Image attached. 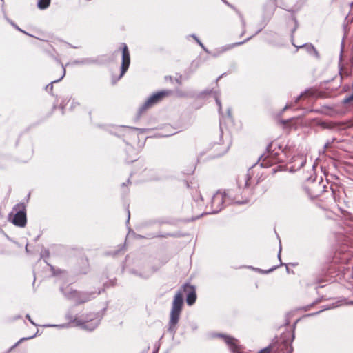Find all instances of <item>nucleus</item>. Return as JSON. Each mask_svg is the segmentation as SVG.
<instances>
[{
	"mask_svg": "<svg viewBox=\"0 0 353 353\" xmlns=\"http://www.w3.org/2000/svg\"><path fill=\"white\" fill-rule=\"evenodd\" d=\"M186 294V303L188 305H192L196 300V289L194 286L185 283L175 294L170 314L168 323V332L174 334L176 331V325L179 323L180 315L183 305V294Z\"/></svg>",
	"mask_w": 353,
	"mask_h": 353,
	"instance_id": "obj_1",
	"label": "nucleus"
},
{
	"mask_svg": "<svg viewBox=\"0 0 353 353\" xmlns=\"http://www.w3.org/2000/svg\"><path fill=\"white\" fill-rule=\"evenodd\" d=\"M254 168H250L246 172H243L238 175L236 178V183L239 191L241 190V194L244 199L243 201H239V203L247 202L250 196L252 194V187L257 183L254 177Z\"/></svg>",
	"mask_w": 353,
	"mask_h": 353,
	"instance_id": "obj_2",
	"label": "nucleus"
},
{
	"mask_svg": "<svg viewBox=\"0 0 353 353\" xmlns=\"http://www.w3.org/2000/svg\"><path fill=\"white\" fill-rule=\"evenodd\" d=\"M278 6L274 3L266 1L265 3L263 6V13H262V19L261 21V28H259L254 34L249 37L248 38L245 39L243 41L236 42L232 44V46H241L249 40H250L252 38H253L255 35L258 34L261 31L263 30V28L265 27V26L268 24V23L271 19L272 17L273 16L274 11Z\"/></svg>",
	"mask_w": 353,
	"mask_h": 353,
	"instance_id": "obj_3",
	"label": "nucleus"
},
{
	"mask_svg": "<svg viewBox=\"0 0 353 353\" xmlns=\"http://www.w3.org/2000/svg\"><path fill=\"white\" fill-rule=\"evenodd\" d=\"M272 148L273 144H270L267 148V151L260 157L259 163L261 167L269 168L282 161V156H283V151L279 148L278 152H274V150L270 151Z\"/></svg>",
	"mask_w": 353,
	"mask_h": 353,
	"instance_id": "obj_4",
	"label": "nucleus"
},
{
	"mask_svg": "<svg viewBox=\"0 0 353 353\" xmlns=\"http://www.w3.org/2000/svg\"><path fill=\"white\" fill-rule=\"evenodd\" d=\"M9 219L12 223L19 227H24L26 224V207L23 203H19L14 205L12 213L9 214Z\"/></svg>",
	"mask_w": 353,
	"mask_h": 353,
	"instance_id": "obj_5",
	"label": "nucleus"
},
{
	"mask_svg": "<svg viewBox=\"0 0 353 353\" xmlns=\"http://www.w3.org/2000/svg\"><path fill=\"white\" fill-rule=\"evenodd\" d=\"M170 94L168 90H162L153 94L148 100L139 108L137 119H139L149 108L154 106L162 101L165 97Z\"/></svg>",
	"mask_w": 353,
	"mask_h": 353,
	"instance_id": "obj_6",
	"label": "nucleus"
},
{
	"mask_svg": "<svg viewBox=\"0 0 353 353\" xmlns=\"http://www.w3.org/2000/svg\"><path fill=\"white\" fill-rule=\"evenodd\" d=\"M121 52V63L119 79L121 78L128 71L130 65V54L126 43H122L121 47L114 51V54Z\"/></svg>",
	"mask_w": 353,
	"mask_h": 353,
	"instance_id": "obj_7",
	"label": "nucleus"
},
{
	"mask_svg": "<svg viewBox=\"0 0 353 353\" xmlns=\"http://www.w3.org/2000/svg\"><path fill=\"white\" fill-rule=\"evenodd\" d=\"M219 336L223 339L225 343L232 353H243V348L239 344L237 339L230 336L223 334H219Z\"/></svg>",
	"mask_w": 353,
	"mask_h": 353,
	"instance_id": "obj_8",
	"label": "nucleus"
},
{
	"mask_svg": "<svg viewBox=\"0 0 353 353\" xmlns=\"http://www.w3.org/2000/svg\"><path fill=\"white\" fill-rule=\"evenodd\" d=\"M224 202L223 193L217 192L214 194L211 199L212 212L213 213L219 212L223 208Z\"/></svg>",
	"mask_w": 353,
	"mask_h": 353,
	"instance_id": "obj_9",
	"label": "nucleus"
},
{
	"mask_svg": "<svg viewBox=\"0 0 353 353\" xmlns=\"http://www.w3.org/2000/svg\"><path fill=\"white\" fill-rule=\"evenodd\" d=\"M92 294V293L73 291L72 292H71L70 298L74 301L76 305H79L86 303L91 300Z\"/></svg>",
	"mask_w": 353,
	"mask_h": 353,
	"instance_id": "obj_10",
	"label": "nucleus"
},
{
	"mask_svg": "<svg viewBox=\"0 0 353 353\" xmlns=\"http://www.w3.org/2000/svg\"><path fill=\"white\" fill-rule=\"evenodd\" d=\"M108 59V57L101 56L98 58H84L81 60H75L73 63L76 65H94V64H103Z\"/></svg>",
	"mask_w": 353,
	"mask_h": 353,
	"instance_id": "obj_11",
	"label": "nucleus"
},
{
	"mask_svg": "<svg viewBox=\"0 0 353 353\" xmlns=\"http://www.w3.org/2000/svg\"><path fill=\"white\" fill-rule=\"evenodd\" d=\"M301 47H303V49L311 56H314L317 59H320V54L314 47V46L311 43H305L304 44L301 45Z\"/></svg>",
	"mask_w": 353,
	"mask_h": 353,
	"instance_id": "obj_12",
	"label": "nucleus"
},
{
	"mask_svg": "<svg viewBox=\"0 0 353 353\" xmlns=\"http://www.w3.org/2000/svg\"><path fill=\"white\" fill-rule=\"evenodd\" d=\"M182 81V76L179 75L178 77H173L172 76H165L164 81L165 83L170 82L171 85H174V82L178 85H181Z\"/></svg>",
	"mask_w": 353,
	"mask_h": 353,
	"instance_id": "obj_13",
	"label": "nucleus"
},
{
	"mask_svg": "<svg viewBox=\"0 0 353 353\" xmlns=\"http://www.w3.org/2000/svg\"><path fill=\"white\" fill-rule=\"evenodd\" d=\"M51 0H38L37 7L40 10H46L50 5Z\"/></svg>",
	"mask_w": 353,
	"mask_h": 353,
	"instance_id": "obj_14",
	"label": "nucleus"
},
{
	"mask_svg": "<svg viewBox=\"0 0 353 353\" xmlns=\"http://www.w3.org/2000/svg\"><path fill=\"white\" fill-rule=\"evenodd\" d=\"M5 19L12 27H14L18 31H19V32H21L26 34V35H28L30 37H32V35H31L30 34L26 32L25 30H23L21 28H19L12 20L9 19L8 17L5 16Z\"/></svg>",
	"mask_w": 353,
	"mask_h": 353,
	"instance_id": "obj_15",
	"label": "nucleus"
},
{
	"mask_svg": "<svg viewBox=\"0 0 353 353\" xmlns=\"http://www.w3.org/2000/svg\"><path fill=\"white\" fill-rule=\"evenodd\" d=\"M292 20L294 22V26L291 30V43L292 44V46H295V43L294 42V34L299 27V22L295 16H292Z\"/></svg>",
	"mask_w": 353,
	"mask_h": 353,
	"instance_id": "obj_16",
	"label": "nucleus"
},
{
	"mask_svg": "<svg viewBox=\"0 0 353 353\" xmlns=\"http://www.w3.org/2000/svg\"><path fill=\"white\" fill-rule=\"evenodd\" d=\"M192 38H193L195 41L202 48V49L208 54H210V50L203 45V43L201 42V41L199 39V38L195 34H192L190 35Z\"/></svg>",
	"mask_w": 353,
	"mask_h": 353,
	"instance_id": "obj_17",
	"label": "nucleus"
},
{
	"mask_svg": "<svg viewBox=\"0 0 353 353\" xmlns=\"http://www.w3.org/2000/svg\"><path fill=\"white\" fill-rule=\"evenodd\" d=\"M63 74H62V76L59 79L54 80V81L50 82L49 83L46 85L43 88H46V89H52V88H53V84L54 83L59 82L64 77V76L65 75V69L63 67Z\"/></svg>",
	"mask_w": 353,
	"mask_h": 353,
	"instance_id": "obj_18",
	"label": "nucleus"
},
{
	"mask_svg": "<svg viewBox=\"0 0 353 353\" xmlns=\"http://www.w3.org/2000/svg\"><path fill=\"white\" fill-rule=\"evenodd\" d=\"M222 1L226 6H228V7L231 8L232 9H233L237 13V14L239 16V17L242 18V14L240 12V11L234 6H233L232 4L229 3L227 0H222Z\"/></svg>",
	"mask_w": 353,
	"mask_h": 353,
	"instance_id": "obj_19",
	"label": "nucleus"
},
{
	"mask_svg": "<svg viewBox=\"0 0 353 353\" xmlns=\"http://www.w3.org/2000/svg\"><path fill=\"white\" fill-rule=\"evenodd\" d=\"M281 8L282 9H284L286 11L289 12L291 13L292 14V16H294V14L296 12H297L299 10H300V8H287L286 7H283V6H280Z\"/></svg>",
	"mask_w": 353,
	"mask_h": 353,
	"instance_id": "obj_20",
	"label": "nucleus"
},
{
	"mask_svg": "<svg viewBox=\"0 0 353 353\" xmlns=\"http://www.w3.org/2000/svg\"><path fill=\"white\" fill-rule=\"evenodd\" d=\"M352 101H353V93L352 94H350V96L345 97L343 100V103H345V104L351 103Z\"/></svg>",
	"mask_w": 353,
	"mask_h": 353,
	"instance_id": "obj_21",
	"label": "nucleus"
},
{
	"mask_svg": "<svg viewBox=\"0 0 353 353\" xmlns=\"http://www.w3.org/2000/svg\"><path fill=\"white\" fill-rule=\"evenodd\" d=\"M270 352V348L266 347V348L261 350L259 353H269Z\"/></svg>",
	"mask_w": 353,
	"mask_h": 353,
	"instance_id": "obj_22",
	"label": "nucleus"
},
{
	"mask_svg": "<svg viewBox=\"0 0 353 353\" xmlns=\"http://www.w3.org/2000/svg\"><path fill=\"white\" fill-rule=\"evenodd\" d=\"M300 158H301V164L299 166V168L303 167L306 161L305 159L303 157H301Z\"/></svg>",
	"mask_w": 353,
	"mask_h": 353,
	"instance_id": "obj_23",
	"label": "nucleus"
},
{
	"mask_svg": "<svg viewBox=\"0 0 353 353\" xmlns=\"http://www.w3.org/2000/svg\"><path fill=\"white\" fill-rule=\"evenodd\" d=\"M240 19H241V21L242 26L244 28L245 26V20H244L243 17H242V18L240 17Z\"/></svg>",
	"mask_w": 353,
	"mask_h": 353,
	"instance_id": "obj_24",
	"label": "nucleus"
},
{
	"mask_svg": "<svg viewBox=\"0 0 353 353\" xmlns=\"http://www.w3.org/2000/svg\"><path fill=\"white\" fill-rule=\"evenodd\" d=\"M26 318L30 321V323L34 325V323L31 320L30 315L27 314Z\"/></svg>",
	"mask_w": 353,
	"mask_h": 353,
	"instance_id": "obj_25",
	"label": "nucleus"
},
{
	"mask_svg": "<svg viewBox=\"0 0 353 353\" xmlns=\"http://www.w3.org/2000/svg\"><path fill=\"white\" fill-rule=\"evenodd\" d=\"M294 47H296V52H297L299 49L303 48V47H301V45H300V46H296V45L295 44V46H294Z\"/></svg>",
	"mask_w": 353,
	"mask_h": 353,
	"instance_id": "obj_26",
	"label": "nucleus"
},
{
	"mask_svg": "<svg viewBox=\"0 0 353 353\" xmlns=\"http://www.w3.org/2000/svg\"><path fill=\"white\" fill-rule=\"evenodd\" d=\"M225 74H222L221 75H220L216 79V83L218 82V81Z\"/></svg>",
	"mask_w": 353,
	"mask_h": 353,
	"instance_id": "obj_27",
	"label": "nucleus"
},
{
	"mask_svg": "<svg viewBox=\"0 0 353 353\" xmlns=\"http://www.w3.org/2000/svg\"><path fill=\"white\" fill-rule=\"evenodd\" d=\"M216 103H217L218 105L219 106V109H221V102H220V101L219 99H216Z\"/></svg>",
	"mask_w": 353,
	"mask_h": 353,
	"instance_id": "obj_28",
	"label": "nucleus"
},
{
	"mask_svg": "<svg viewBox=\"0 0 353 353\" xmlns=\"http://www.w3.org/2000/svg\"><path fill=\"white\" fill-rule=\"evenodd\" d=\"M268 1L272 2L276 4V0H268Z\"/></svg>",
	"mask_w": 353,
	"mask_h": 353,
	"instance_id": "obj_29",
	"label": "nucleus"
},
{
	"mask_svg": "<svg viewBox=\"0 0 353 353\" xmlns=\"http://www.w3.org/2000/svg\"><path fill=\"white\" fill-rule=\"evenodd\" d=\"M77 325H82L83 323H82L81 321H79L77 322Z\"/></svg>",
	"mask_w": 353,
	"mask_h": 353,
	"instance_id": "obj_30",
	"label": "nucleus"
},
{
	"mask_svg": "<svg viewBox=\"0 0 353 353\" xmlns=\"http://www.w3.org/2000/svg\"><path fill=\"white\" fill-rule=\"evenodd\" d=\"M343 88L345 89V88H350L348 85H345Z\"/></svg>",
	"mask_w": 353,
	"mask_h": 353,
	"instance_id": "obj_31",
	"label": "nucleus"
},
{
	"mask_svg": "<svg viewBox=\"0 0 353 353\" xmlns=\"http://www.w3.org/2000/svg\"><path fill=\"white\" fill-rule=\"evenodd\" d=\"M280 6L285 7V5L284 3H282L281 5L279 6V7Z\"/></svg>",
	"mask_w": 353,
	"mask_h": 353,
	"instance_id": "obj_32",
	"label": "nucleus"
},
{
	"mask_svg": "<svg viewBox=\"0 0 353 353\" xmlns=\"http://www.w3.org/2000/svg\"><path fill=\"white\" fill-rule=\"evenodd\" d=\"M128 219H129L130 218V212L129 211H128Z\"/></svg>",
	"mask_w": 353,
	"mask_h": 353,
	"instance_id": "obj_33",
	"label": "nucleus"
},
{
	"mask_svg": "<svg viewBox=\"0 0 353 353\" xmlns=\"http://www.w3.org/2000/svg\"><path fill=\"white\" fill-rule=\"evenodd\" d=\"M245 31H243L241 36H242L244 34Z\"/></svg>",
	"mask_w": 353,
	"mask_h": 353,
	"instance_id": "obj_34",
	"label": "nucleus"
},
{
	"mask_svg": "<svg viewBox=\"0 0 353 353\" xmlns=\"http://www.w3.org/2000/svg\"><path fill=\"white\" fill-rule=\"evenodd\" d=\"M310 88L313 89V88H315L314 87H310Z\"/></svg>",
	"mask_w": 353,
	"mask_h": 353,
	"instance_id": "obj_35",
	"label": "nucleus"
}]
</instances>
